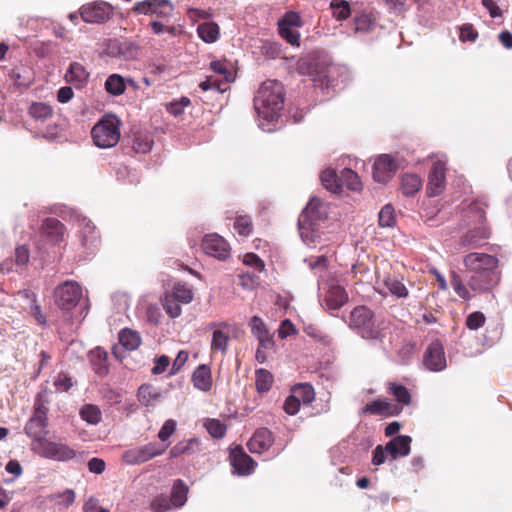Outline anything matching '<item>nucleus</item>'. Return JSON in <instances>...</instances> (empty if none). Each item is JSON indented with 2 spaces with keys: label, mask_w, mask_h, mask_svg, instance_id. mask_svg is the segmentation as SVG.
I'll use <instances>...</instances> for the list:
<instances>
[{
  "label": "nucleus",
  "mask_w": 512,
  "mask_h": 512,
  "mask_svg": "<svg viewBox=\"0 0 512 512\" xmlns=\"http://www.w3.org/2000/svg\"><path fill=\"white\" fill-rule=\"evenodd\" d=\"M252 334L258 340V346L264 347L265 349H273L275 342L273 335L269 332L266 325L259 316H253L249 323Z\"/></svg>",
  "instance_id": "4be33fe9"
},
{
  "label": "nucleus",
  "mask_w": 512,
  "mask_h": 512,
  "mask_svg": "<svg viewBox=\"0 0 512 512\" xmlns=\"http://www.w3.org/2000/svg\"><path fill=\"white\" fill-rule=\"evenodd\" d=\"M80 14L86 23L102 24L113 16V7L107 2L96 1L82 6Z\"/></svg>",
  "instance_id": "1a4fd4ad"
},
{
  "label": "nucleus",
  "mask_w": 512,
  "mask_h": 512,
  "mask_svg": "<svg viewBox=\"0 0 512 512\" xmlns=\"http://www.w3.org/2000/svg\"><path fill=\"white\" fill-rule=\"evenodd\" d=\"M292 394L304 405L311 404L315 399V391L311 384L300 383L293 387Z\"/></svg>",
  "instance_id": "a19ab883"
},
{
  "label": "nucleus",
  "mask_w": 512,
  "mask_h": 512,
  "mask_svg": "<svg viewBox=\"0 0 512 512\" xmlns=\"http://www.w3.org/2000/svg\"><path fill=\"white\" fill-rule=\"evenodd\" d=\"M315 227L316 225L309 223L298 224L300 236L307 245L314 244L319 238V234L316 232Z\"/></svg>",
  "instance_id": "6e6d98bb"
},
{
  "label": "nucleus",
  "mask_w": 512,
  "mask_h": 512,
  "mask_svg": "<svg viewBox=\"0 0 512 512\" xmlns=\"http://www.w3.org/2000/svg\"><path fill=\"white\" fill-rule=\"evenodd\" d=\"M190 104V99L183 96L170 102L167 105V111L174 116H180L184 112L185 108L189 107Z\"/></svg>",
  "instance_id": "052dcab7"
},
{
  "label": "nucleus",
  "mask_w": 512,
  "mask_h": 512,
  "mask_svg": "<svg viewBox=\"0 0 512 512\" xmlns=\"http://www.w3.org/2000/svg\"><path fill=\"white\" fill-rule=\"evenodd\" d=\"M347 324L363 339L372 342L382 343L388 332L385 321L377 319L374 312L364 305L356 306L350 312Z\"/></svg>",
  "instance_id": "7ed1b4c3"
},
{
  "label": "nucleus",
  "mask_w": 512,
  "mask_h": 512,
  "mask_svg": "<svg viewBox=\"0 0 512 512\" xmlns=\"http://www.w3.org/2000/svg\"><path fill=\"white\" fill-rule=\"evenodd\" d=\"M387 392L401 405H409L412 401L409 390L402 384L388 382Z\"/></svg>",
  "instance_id": "c9c22d12"
},
{
  "label": "nucleus",
  "mask_w": 512,
  "mask_h": 512,
  "mask_svg": "<svg viewBox=\"0 0 512 512\" xmlns=\"http://www.w3.org/2000/svg\"><path fill=\"white\" fill-rule=\"evenodd\" d=\"M486 322L485 315L480 311H475L473 313H470L466 317V327L470 330H477L481 328Z\"/></svg>",
  "instance_id": "e2e57ef3"
},
{
  "label": "nucleus",
  "mask_w": 512,
  "mask_h": 512,
  "mask_svg": "<svg viewBox=\"0 0 512 512\" xmlns=\"http://www.w3.org/2000/svg\"><path fill=\"white\" fill-rule=\"evenodd\" d=\"M274 382L272 373L266 369L260 368L255 371V387L258 393H267Z\"/></svg>",
  "instance_id": "ea45409f"
},
{
  "label": "nucleus",
  "mask_w": 512,
  "mask_h": 512,
  "mask_svg": "<svg viewBox=\"0 0 512 512\" xmlns=\"http://www.w3.org/2000/svg\"><path fill=\"white\" fill-rule=\"evenodd\" d=\"M501 273L498 268H491L486 271H481L473 274L469 281V287L478 293L490 292L500 282Z\"/></svg>",
  "instance_id": "9b49d317"
},
{
  "label": "nucleus",
  "mask_w": 512,
  "mask_h": 512,
  "mask_svg": "<svg viewBox=\"0 0 512 512\" xmlns=\"http://www.w3.org/2000/svg\"><path fill=\"white\" fill-rule=\"evenodd\" d=\"M411 442L412 438L408 435L395 436L385 445V450L393 460L405 457L411 451Z\"/></svg>",
  "instance_id": "b1692460"
},
{
  "label": "nucleus",
  "mask_w": 512,
  "mask_h": 512,
  "mask_svg": "<svg viewBox=\"0 0 512 512\" xmlns=\"http://www.w3.org/2000/svg\"><path fill=\"white\" fill-rule=\"evenodd\" d=\"M40 232L49 242L58 244L63 241L65 226L56 218H46L41 225Z\"/></svg>",
  "instance_id": "bb28decb"
},
{
  "label": "nucleus",
  "mask_w": 512,
  "mask_h": 512,
  "mask_svg": "<svg viewBox=\"0 0 512 512\" xmlns=\"http://www.w3.org/2000/svg\"><path fill=\"white\" fill-rule=\"evenodd\" d=\"M355 33L367 34L375 30L377 18L373 13L363 12L354 17Z\"/></svg>",
  "instance_id": "72a5a7b5"
},
{
  "label": "nucleus",
  "mask_w": 512,
  "mask_h": 512,
  "mask_svg": "<svg viewBox=\"0 0 512 512\" xmlns=\"http://www.w3.org/2000/svg\"><path fill=\"white\" fill-rule=\"evenodd\" d=\"M471 210H475L477 222L479 224L478 227H475L472 230H469L462 238V242L466 246L470 247H479L482 242L490 237V229L485 224L486 216L485 211L477 206L471 208Z\"/></svg>",
  "instance_id": "9d476101"
},
{
  "label": "nucleus",
  "mask_w": 512,
  "mask_h": 512,
  "mask_svg": "<svg viewBox=\"0 0 512 512\" xmlns=\"http://www.w3.org/2000/svg\"><path fill=\"white\" fill-rule=\"evenodd\" d=\"M24 293L27 298L32 299V304L30 307L31 314L35 317V319L37 320L38 323L45 324L46 318L44 317V315L41 312L40 305L37 303L36 295L33 292L28 291V290L24 291Z\"/></svg>",
  "instance_id": "0e129e2a"
},
{
  "label": "nucleus",
  "mask_w": 512,
  "mask_h": 512,
  "mask_svg": "<svg viewBox=\"0 0 512 512\" xmlns=\"http://www.w3.org/2000/svg\"><path fill=\"white\" fill-rule=\"evenodd\" d=\"M202 249L208 256L219 260H226L230 256L228 242L218 234L206 235L202 240Z\"/></svg>",
  "instance_id": "dca6fc26"
},
{
  "label": "nucleus",
  "mask_w": 512,
  "mask_h": 512,
  "mask_svg": "<svg viewBox=\"0 0 512 512\" xmlns=\"http://www.w3.org/2000/svg\"><path fill=\"white\" fill-rule=\"evenodd\" d=\"M89 77L90 73L78 62L70 63L64 76L65 81L76 89L84 88L89 81Z\"/></svg>",
  "instance_id": "5701e85b"
},
{
  "label": "nucleus",
  "mask_w": 512,
  "mask_h": 512,
  "mask_svg": "<svg viewBox=\"0 0 512 512\" xmlns=\"http://www.w3.org/2000/svg\"><path fill=\"white\" fill-rule=\"evenodd\" d=\"M175 430H176V422L172 419H169L164 422L163 426L161 427L160 431L158 432V438L162 442H165L174 434Z\"/></svg>",
  "instance_id": "69168bd1"
},
{
  "label": "nucleus",
  "mask_w": 512,
  "mask_h": 512,
  "mask_svg": "<svg viewBox=\"0 0 512 512\" xmlns=\"http://www.w3.org/2000/svg\"><path fill=\"white\" fill-rule=\"evenodd\" d=\"M229 461L235 473L240 476L250 475L256 466V462L243 449L237 445L230 449Z\"/></svg>",
  "instance_id": "4468645a"
},
{
  "label": "nucleus",
  "mask_w": 512,
  "mask_h": 512,
  "mask_svg": "<svg viewBox=\"0 0 512 512\" xmlns=\"http://www.w3.org/2000/svg\"><path fill=\"white\" fill-rule=\"evenodd\" d=\"M274 442L272 432L267 428L256 430L247 443V447L251 453L261 454L270 449Z\"/></svg>",
  "instance_id": "412c9836"
},
{
  "label": "nucleus",
  "mask_w": 512,
  "mask_h": 512,
  "mask_svg": "<svg viewBox=\"0 0 512 512\" xmlns=\"http://www.w3.org/2000/svg\"><path fill=\"white\" fill-rule=\"evenodd\" d=\"M165 293L183 304H189L193 300V291L191 287L182 282L175 283L172 288Z\"/></svg>",
  "instance_id": "f704fd0d"
},
{
  "label": "nucleus",
  "mask_w": 512,
  "mask_h": 512,
  "mask_svg": "<svg viewBox=\"0 0 512 512\" xmlns=\"http://www.w3.org/2000/svg\"><path fill=\"white\" fill-rule=\"evenodd\" d=\"M30 115L37 120H46L53 115L52 107L43 102H35L30 106Z\"/></svg>",
  "instance_id": "603ef678"
},
{
  "label": "nucleus",
  "mask_w": 512,
  "mask_h": 512,
  "mask_svg": "<svg viewBox=\"0 0 512 512\" xmlns=\"http://www.w3.org/2000/svg\"><path fill=\"white\" fill-rule=\"evenodd\" d=\"M396 224L394 207L386 204L379 212V225L381 227H393Z\"/></svg>",
  "instance_id": "5fc2aeb1"
},
{
  "label": "nucleus",
  "mask_w": 512,
  "mask_h": 512,
  "mask_svg": "<svg viewBox=\"0 0 512 512\" xmlns=\"http://www.w3.org/2000/svg\"><path fill=\"white\" fill-rule=\"evenodd\" d=\"M297 329L295 325L291 322L290 319H285L281 322L280 327L278 329V336L281 339H285L289 336H293L297 334Z\"/></svg>",
  "instance_id": "338daca9"
},
{
  "label": "nucleus",
  "mask_w": 512,
  "mask_h": 512,
  "mask_svg": "<svg viewBox=\"0 0 512 512\" xmlns=\"http://www.w3.org/2000/svg\"><path fill=\"white\" fill-rule=\"evenodd\" d=\"M210 68L215 75L207 76L204 81L199 84L203 91L215 89L220 93L227 90V85L235 80V72L232 64L226 60H215L210 63Z\"/></svg>",
  "instance_id": "20e7f679"
},
{
  "label": "nucleus",
  "mask_w": 512,
  "mask_h": 512,
  "mask_svg": "<svg viewBox=\"0 0 512 512\" xmlns=\"http://www.w3.org/2000/svg\"><path fill=\"white\" fill-rule=\"evenodd\" d=\"M166 449L165 445L151 442L126 450L122 455V460L127 465H139L162 455Z\"/></svg>",
  "instance_id": "423d86ee"
},
{
  "label": "nucleus",
  "mask_w": 512,
  "mask_h": 512,
  "mask_svg": "<svg viewBox=\"0 0 512 512\" xmlns=\"http://www.w3.org/2000/svg\"><path fill=\"white\" fill-rule=\"evenodd\" d=\"M94 144L99 148H110L120 140V130H91Z\"/></svg>",
  "instance_id": "c85d7f7f"
},
{
  "label": "nucleus",
  "mask_w": 512,
  "mask_h": 512,
  "mask_svg": "<svg viewBox=\"0 0 512 512\" xmlns=\"http://www.w3.org/2000/svg\"><path fill=\"white\" fill-rule=\"evenodd\" d=\"M209 328L213 330L210 350L211 353L220 352L225 355L228 352L230 336V324L227 322H212Z\"/></svg>",
  "instance_id": "2eb2a0df"
},
{
  "label": "nucleus",
  "mask_w": 512,
  "mask_h": 512,
  "mask_svg": "<svg viewBox=\"0 0 512 512\" xmlns=\"http://www.w3.org/2000/svg\"><path fill=\"white\" fill-rule=\"evenodd\" d=\"M81 418L89 424H98L102 419V413L96 405L86 404L80 410Z\"/></svg>",
  "instance_id": "864d4df0"
},
{
  "label": "nucleus",
  "mask_w": 512,
  "mask_h": 512,
  "mask_svg": "<svg viewBox=\"0 0 512 512\" xmlns=\"http://www.w3.org/2000/svg\"><path fill=\"white\" fill-rule=\"evenodd\" d=\"M48 419L40 418L39 416H31L27 421L24 431L25 434L34 441L32 447H40L43 442H46L48 429Z\"/></svg>",
  "instance_id": "a211bd4d"
},
{
  "label": "nucleus",
  "mask_w": 512,
  "mask_h": 512,
  "mask_svg": "<svg viewBox=\"0 0 512 512\" xmlns=\"http://www.w3.org/2000/svg\"><path fill=\"white\" fill-rule=\"evenodd\" d=\"M323 301L327 310H339L348 301V294L344 287L331 284Z\"/></svg>",
  "instance_id": "393cba45"
},
{
  "label": "nucleus",
  "mask_w": 512,
  "mask_h": 512,
  "mask_svg": "<svg viewBox=\"0 0 512 512\" xmlns=\"http://www.w3.org/2000/svg\"><path fill=\"white\" fill-rule=\"evenodd\" d=\"M322 185L332 193L341 192V183L339 176L333 169H326L321 174Z\"/></svg>",
  "instance_id": "de8ad7c7"
},
{
  "label": "nucleus",
  "mask_w": 512,
  "mask_h": 512,
  "mask_svg": "<svg viewBox=\"0 0 512 512\" xmlns=\"http://www.w3.org/2000/svg\"><path fill=\"white\" fill-rule=\"evenodd\" d=\"M125 89V79L119 74H112L105 81V90L113 96H119L123 94Z\"/></svg>",
  "instance_id": "a18cd8bd"
},
{
  "label": "nucleus",
  "mask_w": 512,
  "mask_h": 512,
  "mask_svg": "<svg viewBox=\"0 0 512 512\" xmlns=\"http://www.w3.org/2000/svg\"><path fill=\"white\" fill-rule=\"evenodd\" d=\"M188 486L181 479L174 481L170 501L176 508L183 506L187 501Z\"/></svg>",
  "instance_id": "58836bf2"
},
{
  "label": "nucleus",
  "mask_w": 512,
  "mask_h": 512,
  "mask_svg": "<svg viewBox=\"0 0 512 512\" xmlns=\"http://www.w3.org/2000/svg\"><path fill=\"white\" fill-rule=\"evenodd\" d=\"M122 126L121 120L117 115L107 113L92 127V128H120Z\"/></svg>",
  "instance_id": "680f3d73"
},
{
  "label": "nucleus",
  "mask_w": 512,
  "mask_h": 512,
  "mask_svg": "<svg viewBox=\"0 0 512 512\" xmlns=\"http://www.w3.org/2000/svg\"><path fill=\"white\" fill-rule=\"evenodd\" d=\"M423 363L431 371H441L446 367L444 348L438 341L432 342L424 353Z\"/></svg>",
  "instance_id": "aec40b11"
},
{
  "label": "nucleus",
  "mask_w": 512,
  "mask_h": 512,
  "mask_svg": "<svg viewBox=\"0 0 512 512\" xmlns=\"http://www.w3.org/2000/svg\"><path fill=\"white\" fill-rule=\"evenodd\" d=\"M451 286L455 293L464 300L471 298L470 292L467 287L463 284L461 277L456 273L452 272L450 277Z\"/></svg>",
  "instance_id": "13d9d810"
},
{
  "label": "nucleus",
  "mask_w": 512,
  "mask_h": 512,
  "mask_svg": "<svg viewBox=\"0 0 512 512\" xmlns=\"http://www.w3.org/2000/svg\"><path fill=\"white\" fill-rule=\"evenodd\" d=\"M138 14H157L160 17H170L174 11L173 4L168 0H144L135 5Z\"/></svg>",
  "instance_id": "6ab92c4d"
},
{
  "label": "nucleus",
  "mask_w": 512,
  "mask_h": 512,
  "mask_svg": "<svg viewBox=\"0 0 512 512\" xmlns=\"http://www.w3.org/2000/svg\"><path fill=\"white\" fill-rule=\"evenodd\" d=\"M161 303L163 309L170 318H177L181 315V305L183 303L178 302L172 296L168 295L167 293H164Z\"/></svg>",
  "instance_id": "3c124183"
},
{
  "label": "nucleus",
  "mask_w": 512,
  "mask_h": 512,
  "mask_svg": "<svg viewBox=\"0 0 512 512\" xmlns=\"http://www.w3.org/2000/svg\"><path fill=\"white\" fill-rule=\"evenodd\" d=\"M324 216L323 203L319 198L310 199L299 216L298 224L309 223L317 225V222Z\"/></svg>",
  "instance_id": "a878e982"
},
{
  "label": "nucleus",
  "mask_w": 512,
  "mask_h": 512,
  "mask_svg": "<svg viewBox=\"0 0 512 512\" xmlns=\"http://www.w3.org/2000/svg\"><path fill=\"white\" fill-rule=\"evenodd\" d=\"M297 70L308 75L316 86L322 89H336L345 82L346 71L343 66L335 64L330 57L321 51H313L297 62Z\"/></svg>",
  "instance_id": "f257e3e1"
},
{
  "label": "nucleus",
  "mask_w": 512,
  "mask_h": 512,
  "mask_svg": "<svg viewBox=\"0 0 512 512\" xmlns=\"http://www.w3.org/2000/svg\"><path fill=\"white\" fill-rule=\"evenodd\" d=\"M119 343L127 350H136L141 344L140 334L132 329L125 328L119 332Z\"/></svg>",
  "instance_id": "e433bc0d"
},
{
  "label": "nucleus",
  "mask_w": 512,
  "mask_h": 512,
  "mask_svg": "<svg viewBox=\"0 0 512 512\" xmlns=\"http://www.w3.org/2000/svg\"><path fill=\"white\" fill-rule=\"evenodd\" d=\"M32 450L39 456L55 461L66 462L76 458L77 451L60 442H52L47 440L40 447H32Z\"/></svg>",
  "instance_id": "6e6552de"
},
{
  "label": "nucleus",
  "mask_w": 512,
  "mask_h": 512,
  "mask_svg": "<svg viewBox=\"0 0 512 512\" xmlns=\"http://www.w3.org/2000/svg\"><path fill=\"white\" fill-rule=\"evenodd\" d=\"M463 263L467 270L475 274L491 268H498L499 260L493 255L473 252L464 257Z\"/></svg>",
  "instance_id": "f3484780"
},
{
  "label": "nucleus",
  "mask_w": 512,
  "mask_h": 512,
  "mask_svg": "<svg viewBox=\"0 0 512 512\" xmlns=\"http://www.w3.org/2000/svg\"><path fill=\"white\" fill-rule=\"evenodd\" d=\"M199 37L206 43H213L218 39L219 27L212 22L200 24L197 29Z\"/></svg>",
  "instance_id": "09e8293b"
},
{
  "label": "nucleus",
  "mask_w": 512,
  "mask_h": 512,
  "mask_svg": "<svg viewBox=\"0 0 512 512\" xmlns=\"http://www.w3.org/2000/svg\"><path fill=\"white\" fill-rule=\"evenodd\" d=\"M92 368L99 376H105L109 372L108 353L101 347H96L89 353Z\"/></svg>",
  "instance_id": "c756f323"
},
{
  "label": "nucleus",
  "mask_w": 512,
  "mask_h": 512,
  "mask_svg": "<svg viewBox=\"0 0 512 512\" xmlns=\"http://www.w3.org/2000/svg\"><path fill=\"white\" fill-rule=\"evenodd\" d=\"M80 238L81 245L89 250L96 248L100 242L99 232L91 221H83Z\"/></svg>",
  "instance_id": "7c9ffc66"
},
{
  "label": "nucleus",
  "mask_w": 512,
  "mask_h": 512,
  "mask_svg": "<svg viewBox=\"0 0 512 512\" xmlns=\"http://www.w3.org/2000/svg\"><path fill=\"white\" fill-rule=\"evenodd\" d=\"M198 447V441L194 438L183 440L175 444L169 451L170 458H177L185 454H193Z\"/></svg>",
  "instance_id": "c03bdc74"
},
{
  "label": "nucleus",
  "mask_w": 512,
  "mask_h": 512,
  "mask_svg": "<svg viewBox=\"0 0 512 512\" xmlns=\"http://www.w3.org/2000/svg\"><path fill=\"white\" fill-rule=\"evenodd\" d=\"M82 297L81 286L73 280L58 285L54 291L55 304L65 311L73 310Z\"/></svg>",
  "instance_id": "39448f33"
},
{
  "label": "nucleus",
  "mask_w": 512,
  "mask_h": 512,
  "mask_svg": "<svg viewBox=\"0 0 512 512\" xmlns=\"http://www.w3.org/2000/svg\"><path fill=\"white\" fill-rule=\"evenodd\" d=\"M138 401L146 407H154L161 398V393L151 384H142L137 392Z\"/></svg>",
  "instance_id": "473e14b6"
},
{
  "label": "nucleus",
  "mask_w": 512,
  "mask_h": 512,
  "mask_svg": "<svg viewBox=\"0 0 512 512\" xmlns=\"http://www.w3.org/2000/svg\"><path fill=\"white\" fill-rule=\"evenodd\" d=\"M401 408L387 400L377 399L362 408L361 414L395 416L401 412Z\"/></svg>",
  "instance_id": "cd10ccee"
},
{
  "label": "nucleus",
  "mask_w": 512,
  "mask_h": 512,
  "mask_svg": "<svg viewBox=\"0 0 512 512\" xmlns=\"http://www.w3.org/2000/svg\"><path fill=\"white\" fill-rule=\"evenodd\" d=\"M133 149L138 153H147L151 150L153 140L146 130H136L133 134Z\"/></svg>",
  "instance_id": "37998d69"
},
{
  "label": "nucleus",
  "mask_w": 512,
  "mask_h": 512,
  "mask_svg": "<svg viewBox=\"0 0 512 512\" xmlns=\"http://www.w3.org/2000/svg\"><path fill=\"white\" fill-rule=\"evenodd\" d=\"M234 229L241 236H249L253 230L252 220L249 216H239L235 219Z\"/></svg>",
  "instance_id": "bf43d9fd"
},
{
  "label": "nucleus",
  "mask_w": 512,
  "mask_h": 512,
  "mask_svg": "<svg viewBox=\"0 0 512 512\" xmlns=\"http://www.w3.org/2000/svg\"><path fill=\"white\" fill-rule=\"evenodd\" d=\"M333 17L338 21H343L351 15L350 4L346 0H332L330 2Z\"/></svg>",
  "instance_id": "8fccbe9b"
},
{
  "label": "nucleus",
  "mask_w": 512,
  "mask_h": 512,
  "mask_svg": "<svg viewBox=\"0 0 512 512\" xmlns=\"http://www.w3.org/2000/svg\"><path fill=\"white\" fill-rule=\"evenodd\" d=\"M341 188L346 187L351 191H360L362 189V182L358 174L349 168H344L339 175Z\"/></svg>",
  "instance_id": "4c0bfd02"
},
{
  "label": "nucleus",
  "mask_w": 512,
  "mask_h": 512,
  "mask_svg": "<svg viewBox=\"0 0 512 512\" xmlns=\"http://www.w3.org/2000/svg\"><path fill=\"white\" fill-rule=\"evenodd\" d=\"M422 186L421 178L416 174H405L401 180V190L406 196L417 193Z\"/></svg>",
  "instance_id": "79ce46f5"
},
{
  "label": "nucleus",
  "mask_w": 512,
  "mask_h": 512,
  "mask_svg": "<svg viewBox=\"0 0 512 512\" xmlns=\"http://www.w3.org/2000/svg\"><path fill=\"white\" fill-rule=\"evenodd\" d=\"M171 501L165 496L156 497L151 503V509L154 512H167L171 508Z\"/></svg>",
  "instance_id": "774afa93"
},
{
  "label": "nucleus",
  "mask_w": 512,
  "mask_h": 512,
  "mask_svg": "<svg viewBox=\"0 0 512 512\" xmlns=\"http://www.w3.org/2000/svg\"><path fill=\"white\" fill-rule=\"evenodd\" d=\"M208 433L216 439L223 438L226 434V425L218 419H209L205 423Z\"/></svg>",
  "instance_id": "4d7b16f0"
},
{
  "label": "nucleus",
  "mask_w": 512,
  "mask_h": 512,
  "mask_svg": "<svg viewBox=\"0 0 512 512\" xmlns=\"http://www.w3.org/2000/svg\"><path fill=\"white\" fill-rule=\"evenodd\" d=\"M285 90L281 82L267 80L261 84L254 97V109L258 118L264 124H271L277 120L284 107Z\"/></svg>",
  "instance_id": "f03ea898"
},
{
  "label": "nucleus",
  "mask_w": 512,
  "mask_h": 512,
  "mask_svg": "<svg viewBox=\"0 0 512 512\" xmlns=\"http://www.w3.org/2000/svg\"><path fill=\"white\" fill-rule=\"evenodd\" d=\"M278 31L280 36L293 46H300V33L298 28L302 27L303 22L299 13L288 11L278 20Z\"/></svg>",
  "instance_id": "0eeeda50"
},
{
  "label": "nucleus",
  "mask_w": 512,
  "mask_h": 512,
  "mask_svg": "<svg viewBox=\"0 0 512 512\" xmlns=\"http://www.w3.org/2000/svg\"><path fill=\"white\" fill-rule=\"evenodd\" d=\"M194 387L207 392L212 388L213 380L211 369L207 365H200L196 368L192 375Z\"/></svg>",
  "instance_id": "2f4dec72"
},
{
  "label": "nucleus",
  "mask_w": 512,
  "mask_h": 512,
  "mask_svg": "<svg viewBox=\"0 0 512 512\" xmlns=\"http://www.w3.org/2000/svg\"><path fill=\"white\" fill-rule=\"evenodd\" d=\"M384 285L392 295L398 298H406L409 294L404 283L395 276H387L384 279Z\"/></svg>",
  "instance_id": "49530a36"
},
{
  "label": "nucleus",
  "mask_w": 512,
  "mask_h": 512,
  "mask_svg": "<svg viewBox=\"0 0 512 512\" xmlns=\"http://www.w3.org/2000/svg\"><path fill=\"white\" fill-rule=\"evenodd\" d=\"M446 158L436 157L433 160L432 168L428 176L427 191L430 196H436L441 193L446 179Z\"/></svg>",
  "instance_id": "ddd939ff"
},
{
  "label": "nucleus",
  "mask_w": 512,
  "mask_h": 512,
  "mask_svg": "<svg viewBox=\"0 0 512 512\" xmlns=\"http://www.w3.org/2000/svg\"><path fill=\"white\" fill-rule=\"evenodd\" d=\"M398 169L397 161L394 157L388 154L379 155L372 167L373 179L385 184L393 178Z\"/></svg>",
  "instance_id": "f8f14e48"
}]
</instances>
